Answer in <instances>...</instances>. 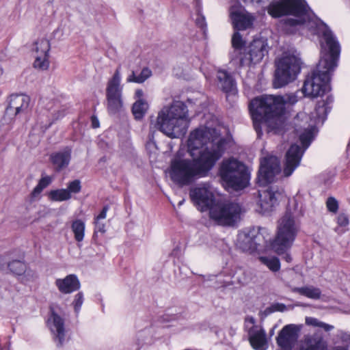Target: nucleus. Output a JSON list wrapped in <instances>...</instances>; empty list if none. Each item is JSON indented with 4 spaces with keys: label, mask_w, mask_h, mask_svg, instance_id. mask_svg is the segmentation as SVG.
Returning <instances> with one entry per match:
<instances>
[{
    "label": "nucleus",
    "mask_w": 350,
    "mask_h": 350,
    "mask_svg": "<svg viewBox=\"0 0 350 350\" xmlns=\"http://www.w3.org/2000/svg\"><path fill=\"white\" fill-rule=\"evenodd\" d=\"M208 129H196L187 141L188 152L191 159H174L170 164V178L180 187L191 185L197 178L205 177L213 168L218 157L208 153L198 154V147L210 139Z\"/></svg>",
    "instance_id": "f257e3e1"
},
{
    "label": "nucleus",
    "mask_w": 350,
    "mask_h": 350,
    "mask_svg": "<svg viewBox=\"0 0 350 350\" xmlns=\"http://www.w3.org/2000/svg\"><path fill=\"white\" fill-rule=\"evenodd\" d=\"M301 90L297 89L295 92H286V133H294L299 136V143L291 144L286 152V177L290 176L299 166L302 157L312 141L311 129L305 128L308 117L306 113H295L291 109L301 98Z\"/></svg>",
    "instance_id": "f03ea898"
},
{
    "label": "nucleus",
    "mask_w": 350,
    "mask_h": 350,
    "mask_svg": "<svg viewBox=\"0 0 350 350\" xmlns=\"http://www.w3.org/2000/svg\"><path fill=\"white\" fill-rule=\"evenodd\" d=\"M321 57L317 68L306 77L301 88L302 94L310 98L322 96L331 90L330 80L340 53L337 40L321 42Z\"/></svg>",
    "instance_id": "7ed1b4c3"
},
{
    "label": "nucleus",
    "mask_w": 350,
    "mask_h": 350,
    "mask_svg": "<svg viewBox=\"0 0 350 350\" xmlns=\"http://www.w3.org/2000/svg\"><path fill=\"white\" fill-rule=\"evenodd\" d=\"M306 30L318 36L320 43L337 40L325 23L311 16L305 0H286V34H303Z\"/></svg>",
    "instance_id": "20e7f679"
},
{
    "label": "nucleus",
    "mask_w": 350,
    "mask_h": 350,
    "mask_svg": "<svg viewBox=\"0 0 350 350\" xmlns=\"http://www.w3.org/2000/svg\"><path fill=\"white\" fill-rule=\"evenodd\" d=\"M187 116V107L182 101H174L170 107H163L155 118L150 117L148 144H155L154 138L157 131L171 138L178 137L185 133L189 122Z\"/></svg>",
    "instance_id": "39448f33"
},
{
    "label": "nucleus",
    "mask_w": 350,
    "mask_h": 350,
    "mask_svg": "<svg viewBox=\"0 0 350 350\" xmlns=\"http://www.w3.org/2000/svg\"><path fill=\"white\" fill-rule=\"evenodd\" d=\"M248 108L257 112V116L264 117L270 131L283 135L284 129V96L262 94L254 98Z\"/></svg>",
    "instance_id": "423d86ee"
},
{
    "label": "nucleus",
    "mask_w": 350,
    "mask_h": 350,
    "mask_svg": "<svg viewBox=\"0 0 350 350\" xmlns=\"http://www.w3.org/2000/svg\"><path fill=\"white\" fill-rule=\"evenodd\" d=\"M269 235L265 228L254 227L250 230L246 234V239L249 244L248 250L258 251L262 248L273 250L278 254H284V216L281 217L278 221V230L273 239L267 238Z\"/></svg>",
    "instance_id": "0eeeda50"
},
{
    "label": "nucleus",
    "mask_w": 350,
    "mask_h": 350,
    "mask_svg": "<svg viewBox=\"0 0 350 350\" xmlns=\"http://www.w3.org/2000/svg\"><path fill=\"white\" fill-rule=\"evenodd\" d=\"M219 175L226 185L234 191H241L249 185L250 174L247 167L234 159L224 160L219 168Z\"/></svg>",
    "instance_id": "6e6552de"
},
{
    "label": "nucleus",
    "mask_w": 350,
    "mask_h": 350,
    "mask_svg": "<svg viewBox=\"0 0 350 350\" xmlns=\"http://www.w3.org/2000/svg\"><path fill=\"white\" fill-rule=\"evenodd\" d=\"M241 207L230 201L217 202L210 208L209 216L217 224L234 227L241 219Z\"/></svg>",
    "instance_id": "1a4fd4ad"
},
{
    "label": "nucleus",
    "mask_w": 350,
    "mask_h": 350,
    "mask_svg": "<svg viewBox=\"0 0 350 350\" xmlns=\"http://www.w3.org/2000/svg\"><path fill=\"white\" fill-rule=\"evenodd\" d=\"M281 171L280 160L278 157L268 155L262 157L260 159L256 183L259 187H262L274 185Z\"/></svg>",
    "instance_id": "9d476101"
},
{
    "label": "nucleus",
    "mask_w": 350,
    "mask_h": 350,
    "mask_svg": "<svg viewBox=\"0 0 350 350\" xmlns=\"http://www.w3.org/2000/svg\"><path fill=\"white\" fill-rule=\"evenodd\" d=\"M120 66H118L109 80L106 88L107 109L110 116L117 115L123 109L122 87L120 85Z\"/></svg>",
    "instance_id": "9b49d317"
},
{
    "label": "nucleus",
    "mask_w": 350,
    "mask_h": 350,
    "mask_svg": "<svg viewBox=\"0 0 350 350\" xmlns=\"http://www.w3.org/2000/svg\"><path fill=\"white\" fill-rule=\"evenodd\" d=\"M283 189H280L277 185H271L266 189L258 191L259 200L258 211L262 215H269L278 205L282 198Z\"/></svg>",
    "instance_id": "f8f14e48"
},
{
    "label": "nucleus",
    "mask_w": 350,
    "mask_h": 350,
    "mask_svg": "<svg viewBox=\"0 0 350 350\" xmlns=\"http://www.w3.org/2000/svg\"><path fill=\"white\" fill-rule=\"evenodd\" d=\"M268 54V45L266 40L254 39L247 46V51L240 59L239 68L249 66L251 64L259 63Z\"/></svg>",
    "instance_id": "ddd939ff"
},
{
    "label": "nucleus",
    "mask_w": 350,
    "mask_h": 350,
    "mask_svg": "<svg viewBox=\"0 0 350 350\" xmlns=\"http://www.w3.org/2000/svg\"><path fill=\"white\" fill-rule=\"evenodd\" d=\"M30 98L24 94H12L8 100V104L5 111V116L10 119L26 114L29 111Z\"/></svg>",
    "instance_id": "4468645a"
},
{
    "label": "nucleus",
    "mask_w": 350,
    "mask_h": 350,
    "mask_svg": "<svg viewBox=\"0 0 350 350\" xmlns=\"http://www.w3.org/2000/svg\"><path fill=\"white\" fill-rule=\"evenodd\" d=\"M301 62L299 53L293 46L286 49V85L295 81L301 71Z\"/></svg>",
    "instance_id": "2eb2a0df"
},
{
    "label": "nucleus",
    "mask_w": 350,
    "mask_h": 350,
    "mask_svg": "<svg viewBox=\"0 0 350 350\" xmlns=\"http://www.w3.org/2000/svg\"><path fill=\"white\" fill-rule=\"evenodd\" d=\"M192 202L200 208L201 211L209 210L215 202L213 193L205 187H194L189 191Z\"/></svg>",
    "instance_id": "dca6fc26"
},
{
    "label": "nucleus",
    "mask_w": 350,
    "mask_h": 350,
    "mask_svg": "<svg viewBox=\"0 0 350 350\" xmlns=\"http://www.w3.org/2000/svg\"><path fill=\"white\" fill-rule=\"evenodd\" d=\"M229 14L235 31L245 30L253 25L254 18L250 14L242 13L241 7L230 6Z\"/></svg>",
    "instance_id": "f3484780"
},
{
    "label": "nucleus",
    "mask_w": 350,
    "mask_h": 350,
    "mask_svg": "<svg viewBox=\"0 0 350 350\" xmlns=\"http://www.w3.org/2000/svg\"><path fill=\"white\" fill-rule=\"evenodd\" d=\"M333 98L331 96H328L325 100H319L315 107V116H313L312 118H310V121L313 122V124H308L305 126V128H308L311 129L312 133V128L314 124H323V122L327 118V116L328 113L331 110V104L333 103ZM314 136L312 135V139Z\"/></svg>",
    "instance_id": "a211bd4d"
},
{
    "label": "nucleus",
    "mask_w": 350,
    "mask_h": 350,
    "mask_svg": "<svg viewBox=\"0 0 350 350\" xmlns=\"http://www.w3.org/2000/svg\"><path fill=\"white\" fill-rule=\"evenodd\" d=\"M248 340L255 350H267L268 340L266 332L263 327L258 325L252 326L247 329Z\"/></svg>",
    "instance_id": "6ab92c4d"
},
{
    "label": "nucleus",
    "mask_w": 350,
    "mask_h": 350,
    "mask_svg": "<svg viewBox=\"0 0 350 350\" xmlns=\"http://www.w3.org/2000/svg\"><path fill=\"white\" fill-rule=\"evenodd\" d=\"M299 350H327V344L317 333L307 334L300 340Z\"/></svg>",
    "instance_id": "aec40b11"
},
{
    "label": "nucleus",
    "mask_w": 350,
    "mask_h": 350,
    "mask_svg": "<svg viewBox=\"0 0 350 350\" xmlns=\"http://www.w3.org/2000/svg\"><path fill=\"white\" fill-rule=\"evenodd\" d=\"M231 44L233 51L230 53V62L239 66L241 57H243L247 51L246 41L239 31H234L232 36Z\"/></svg>",
    "instance_id": "412c9836"
},
{
    "label": "nucleus",
    "mask_w": 350,
    "mask_h": 350,
    "mask_svg": "<svg viewBox=\"0 0 350 350\" xmlns=\"http://www.w3.org/2000/svg\"><path fill=\"white\" fill-rule=\"evenodd\" d=\"M51 319L53 320L51 330L54 334V340L58 347L63 345L65 340L64 320L57 314L53 309L51 310Z\"/></svg>",
    "instance_id": "4be33fe9"
},
{
    "label": "nucleus",
    "mask_w": 350,
    "mask_h": 350,
    "mask_svg": "<svg viewBox=\"0 0 350 350\" xmlns=\"http://www.w3.org/2000/svg\"><path fill=\"white\" fill-rule=\"evenodd\" d=\"M217 78L221 90L227 95H235L237 94V83L230 73L226 70H220L217 72Z\"/></svg>",
    "instance_id": "5701e85b"
},
{
    "label": "nucleus",
    "mask_w": 350,
    "mask_h": 350,
    "mask_svg": "<svg viewBox=\"0 0 350 350\" xmlns=\"http://www.w3.org/2000/svg\"><path fill=\"white\" fill-rule=\"evenodd\" d=\"M55 285L59 291L63 294L72 293L81 287L80 282L75 274H70L63 279H57Z\"/></svg>",
    "instance_id": "b1692460"
},
{
    "label": "nucleus",
    "mask_w": 350,
    "mask_h": 350,
    "mask_svg": "<svg viewBox=\"0 0 350 350\" xmlns=\"http://www.w3.org/2000/svg\"><path fill=\"white\" fill-rule=\"evenodd\" d=\"M49 159L54 170L59 172L68 166L71 159V149L66 147L63 151L53 152Z\"/></svg>",
    "instance_id": "393cba45"
},
{
    "label": "nucleus",
    "mask_w": 350,
    "mask_h": 350,
    "mask_svg": "<svg viewBox=\"0 0 350 350\" xmlns=\"http://www.w3.org/2000/svg\"><path fill=\"white\" fill-rule=\"evenodd\" d=\"M275 67L273 88H282L284 86V52L275 59Z\"/></svg>",
    "instance_id": "a878e982"
},
{
    "label": "nucleus",
    "mask_w": 350,
    "mask_h": 350,
    "mask_svg": "<svg viewBox=\"0 0 350 350\" xmlns=\"http://www.w3.org/2000/svg\"><path fill=\"white\" fill-rule=\"evenodd\" d=\"M199 129H208V130H210L211 137H210V139L208 140V142H207L206 144L198 147V150L197 152H198V154L208 153L209 154H211L214 157H218V158L217 159V161L221 157L222 154L224 152V144H225V140L224 139H220L217 143L216 148H214L212 150H209L207 147L203 148L204 146L206 145L211 141H213L212 135H213V133H214L215 130L213 129L208 128L206 126L200 127Z\"/></svg>",
    "instance_id": "bb28decb"
},
{
    "label": "nucleus",
    "mask_w": 350,
    "mask_h": 350,
    "mask_svg": "<svg viewBox=\"0 0 350 350\" xmlns=\"http://www.w3.org/2000/svg\"><path fill=\"white\" fill-rule=\"evenodd\" d=\"M297 231L298 228L295 220L286 213V249L292 245Z\"/></svg>",
    "instance_id": "cd10ccee"
},
{
    "label": "nucleus",
    "mask_w": 350,
    "mask_h": 350,
    "mask_svg": "<svg viewBox=\"0 0 350 350\" xmlns=\"http://www.w3.org/2000/svg\"><path fill=\"white\" fill-rule=\"evenodd\" d=\"M301 327V325L290 324L286 325V350H291L292 345L298 338Z\"/></svg>",
    "instance_id": "c85d7f7f"
},
{
    "label": "nucleus",
    "mask_w": 350,
    "mask_h": 350,
    "mask_svg": "<svg viewBox=\"0 0 350 350\" xmlns=\"http://www.w3.org/2000/svg\"><path fill=\"white\" fill-rule=\"evenodd\" d=\"M268 14L278 18L284 16V0H273L267 8Z\"/></svg>",
    "instance_id": "c756f323"
},
{
    "label": "nucleus",
    "mask_w": 350,
    "mask_h": 350,
    "mask_svg": "<svg viewBox=\"0 0 350 350\" xmlns=\"http://www.w3.org/2000/svg\"><path fill=\"white\" fill-rule=\"evenodd\" d=\"M148 109V104L144 99H138L132 106V113L135 119L142 120Z\"/></svg>",
    "instance_id": "7c9ffc66"
},
{
    "label": "nucleus",
    "mask_w": 350,
    "mask_h": 350,
    "mask_svg": "<svg viewBox=\"0 0 350 350\" xmlns=\"http://www.w3.org/2000/svg\"><path fill=\"white\" fill-rule=\"evenodd\" d=\"M49 200L52 202L67 201L72 198L69 192L66 189H57L51 190L47 193Z\"/></svg>",
    "instance_id": "2f4dec72"
},
{
    "label": "nucleus",
    "mask_w": 350,
    "mask_h": 350,
    "mask_svg": "<svg viewBox=\"0 0 350 350\" xmlns=\"http://www.w3.org/2000/svg\"><path fill=\"white\" fill-rule=\"evenodd\" d=\"M294 291L298 292L301 295L313 299H318L321 295V291L319 288L312 286L296 288Z\"/></svg>",
    "instance_id": "473e14b6"
},
{
    "label": "nucleus",
    "mask_w": 350,
    "mask_h": 350,
    "mask_svg": "<svg viewBox=\"0 0 350 350\" xmlns=\"http://www.w3.org/2000/svg\"><path fill=\"white\" fill-rule=\"evenodd\" d=\"M52 182V178L49 176H45L42 177L36 187L33 189L30 193L31 200H33L37 198L41 192L46 188Z\"/></svg>",
    "instance_id": "72a5a7b5"
},
{
    "label": "nucleus",
    "mask_w": 350,
    "mask_h": 350,
    "mask_svg": "<svg viewBox=\"0 0 350 350\" xmlns=\"http://www.w3.org/2000/svg\"><path fill=\"white\" fill-rule=\"evenodd\" d=\"M8 268L12 273L22 275L27 270V265L23 261L13 260L8 262Z\"/></svg>",
    "instance_id": "f704fd0d"
},
{
    "label": "nucleus",
    "mask_w": 350,
    "mask_h": 350,
    "mask_svg": "<svg viewBox=\"0 0 350 350\" xmlns=\"http://www.w3.org/2000/svg\"><path fill=\"white\" fill-rule=\"evenodd\" d=\"M259 260L273 272L278 271L280 268V260L276 256H260Z\"/></svg>",
    "instance_id": "c9c22d12"
},
{
    "label": "nucleus",
    "mask_w": 350,
    "mask_h": 350,
    "mask_svg": "<svg viewBox=\"0 0 350 350\" xmlns=\"http://www.w3.org/2000/svg\"><path fill=\"white\" fill-rule=\"evenodd\" d=\"M71 228L75 234V240L78 242L81 241L84 237V222L80 219H76L72 222Z\"/></svg>",
    "instance_id": "e433bc0d"
},
{
    "label": "nucleus",
    "mask_w": 350,
    "mask_h": 350,
    "mask_svg": "<svg viewBox=\"0 0 350 350\" xmlns=\"http://www.w3.org/2000/svg\"><path fill=\"white\" fill-rule=\"evenodd\" d=\"M249 111L253 121V126L254 130L256 131L258 137H260L262 135V123H265V118L264 117H258L257 116V112L254 111L252 109L249 108Z\"/></svg>",
    "instance_id": "4c0bfd02"
},
{
    "label": "nucleus",
    "mask_w": 350,
    "mask_h": 350,
    "mask_svg": "<svg viewBox=\"0 0 350 350\" xmlns=\"http://www.w3.org/2000/svg\"><path fill=\"white\" fill-rule=\"evenodd\" d=\"M284 311V304L280 303H273L269 306L267 307L264 310L260 311V317L262 320L269 314L275 312H283Z\"/></svg>",
    "instance_id": "58836bf2"
},
{
    "label": "nucleus",
    "mask_w": 350,
    "mask_h": 350,
    "mask_svg": "<svg viewBox=\"0 0 350 350\" xmlns=\"http://www.w3.org/2000/svg\"><path fill=\"white\" fill-rule=\"evenodd\" d=\"M35 51L36 54L49 55L51 49V44L49 40L46 38H42L35 43Z\"/></svg>",
    "instance_id": "ea45409f"
},
{
    "label": "nucleus",
    "mask_w": 350,
    "mask_h": 350,
    "mask_svg": "<svg viewBox=\"0 0 350 350\" xmlns=\"http://www.w3.org/2000/svg\"><path fill=\"white\" fill-rule=\"evenodd\" d=\"M49 55L36 54V59L33 62V67L44 70L49 66Z\"/></svg>",
    "instance_id": "a19ab883"
},
{
    "label": "nucleus",
    "mask_w": 350,
    "mask_h": 350,
    "mask_svg": "<svg viewBox=\"0 0 350 350\" xmlns=\"http://www.w3.org/2000/svg\"><path fill=\"white\" fill-rule=\"evenodd\" d=\"M306 324L313 327H321L326 332H329L334 329V326L320 321L319 319L314 317H306Z\"/></svg>",
    "instance_id": "79ce46f5"
},
{
    "label": "nucleus",
    "mask_w": 350,
    "mask_h": 350,
    "mask_svg": "<svg viewBox=\"0 0 350 350\" xmlns=\"http://www.w3.org/2000/svg\"><path fill=\"white\" fill-rule=\"evenodd\" d=\"M69 192V194L72 196V193H79L81 190V181L78 179L70 181L68 183L67 189H66Z\"/></svg>",
    "instance_id": "37998d69"
},
{
    "label": "nucleus",
    "mask_w": 350,
    "mask_h": 350,
    "mask_svg": "<svg viewBox=\"0 0 350 350\" xmlns=\"http://www.w3.org/2000/svg\"><path fill=\"white\" fill-rule=\"evenodd\" d=\"M326 207L329 212L336 213L339 207L338 202L335 198L329 197L326 200Z\"/></svg>",
    "instance_id": "c03bdc74"
},
{
    "label": "nucleus",
    "mask_w": 350,
    "mask_h": 350,
    "mask_svg": "<svg viewBox=\"0 0 350 350\" xmlns=\"http://www.w3.org/2000/svg\"><path fill=\"white\" fill-rule=\"evenodd\" d=\"M83 302V294L82 292H79L75 297V299L72 302L75 312L78 313L81 309V307Z\"/></svg>",
    "instance_id": "a18cd8bd"
},
{
    "label": "nucleus",
    "mask_w": 350,
    "mask_h": 350,
    "mask_svg": "<svg viewBox=\"0 0 350 350\" xmlns=\"http://www.w3.org/2000/svg\"><path fill=\"white\" fill-rule=\"evenodd\" d=\"M152 75L151 70L148 67H144L140 74L137 76V79L136 81L137 83H142L144 82L147 79H148Z\"/></svg>",
    "instance_id": "49530a36"
},
{
    "label": "nucleus",
    "mask_w": 350,
    "mask_h": 350,
    "mask_svg": "<svg viewBox=\"0 0 350 350\" xmlns=\"http://www.w3.org/2000/svg\"><path fill=\"white\" fill-rule=\"evenodd\" d=\"M276 340L279 347L277 350H284V327L280 330Z\"/></svg>",
    "instance_id": "de8ad7c7"
},
{
    "label": "nucleus",
    "mask_w": 350,
    "mask_h": 350,
    "mask_svg": "<svg viewBox=\"0 0 350 350\" xmlns=\"http://www.w3.org/2000/svg\"><path fill=\"white\" fill-rule=\"evenodd\" d=\"M196 23L198 27H200L204 33H205V31L206 29V23L205 21V17L202 16V14H198L196 20Z\"/></svg>",
    "instance_id": "09e8293b"
},
{
    "label": "nucleus",
    "mask_w": 350,
    "mask_h": 350,
    "mask_svg": "<svg viewBox=\"0 0 350 350\" xmlns=\"http://www.w3.org/2000/svg\"><path fill=\"white\" fill-rule=\"evenodd\" d=\"M337 223L340 226H346L349 224L348 216L345 213L340 214L337 217Z\"/></svg>",
    "instance_id": "8fccbe9b"
},
{
    "label": "nucleus",
    "mask_w": 350,
    "mask_h": 350,
    "mask_svg": "<svg viewBox=\"0 0 350 350\" xmlns=\"http://www.w3.org/2000/svg\"><path fill=\"white\" fill-rule=\"evenodd\" d=\"M109 204H105L101 211L100 212V213L95 217L94 219H97V220H100V219H105L106 218V216H107V211H109Z\"/></svg>",
    "instance_id": "3c124183"
},
{
    "label": "nucleus",
    "mask_w": 350,
    "mask_h": 350,
    "mask_svg": "<svg viewBox=\"0 0 350 350\" xmlns=\"http://www.w3.org/2000/svg\"><path fill=\"white\" fill-rule=\"evenodd\" d=\"M95 224V232H100L101 233L105 232V224L104 223L100 222V220L94 219Z\"/></svg>",
    "instance_id": "603ef678"
},
{
    "label": "nucleus",
    "mask_w": 350,
    "mask_h": 350,
    "mask_svg": "<svg viewBox=\"0 0 350 350\" xmlns=\"http://www.w3.org/2000/svg\"><path fill=\"white\" fill-rule=\"evenodd\" d=\"M8 261L5 257H0V271H3L5 268H8Z\"/></svg>",
    "instance_id": "864d4df0"
},
{
    "label": "nucleus",
    "mask_w": 350,
    "mask_h": 350,
    "mask_svg": "<svg viewBox=\"0 0 350 350\" xmlns=\"http://www.w3.org/2000/svg\"><path fill=\"white\" fill-rule=\"evenodd\" d=\"M91 122H92V128L96 129V128L99 127V125H100L99 121H98V118H96V116H92L91 117Z\"/></svg>",
    "instance_id": "5fc2aeb1"
},
{
    "label": "nucleus",
    "mask_w": 350,
    "mask_h": 350,
    "mask_svg": "<svg viewBox=\"0 0 350 350\" xmlns=\"http://www.w3.org/2000/svg\"><path fill=\"white\" fill-rule=\"evenodd\" d=\"M256 321L253 317L247 316L245 319V327H247V323L252 324V326L255 325Z\"/></svg>",
    "instance_id": "6e6d98bb"
},
{
    "label": "nucleus",
    "mask_w": 350,
    "mask_h": 350,
    "mask_svg": "<svg viewBox=\"0 0 350 350\" xmlns=\"http://www.w3.org/2000/svg\"><path fill=\"white\" fill-rule=\"evenodd\" d=\"M137 79V76L135 75V71H132L131 74L126 79V81L129 83L133 82L136 83V81Z\"/></svg>",
    "instance_id": "4d7b16f0"
},
{
    "label": "nucleus",
    "mask_w": 350,
    "mask_h": 350,
    "mask_svg": "<svg viewBox=\"0 0 350 350\" xmlns=\"http://www.w3.org/2000/svg\"><path fill=\"white\" fill-rule=\"evenodd\" d=\"M65 116V111L64 110H59L57 111L55 114V120H57L60 118H62Z\"/></svg>",
    "instance_id": "13d9d810"
},
{
    "label": "nucleus",
    "mask_w": 350,
    "mask_h": 350,
    "mask_svg": "<svg viewBox=\"0 0 350 350\" xmlns=\"http://www.w3.org/2000/svg\"><path fill=\"white\" fill-rule=\"evenodd\" d=\"M135 95L136 97L139 98V99H142L141 98L144 95V92L141 89H138L135 91Z\"/></svg>",
    "instance_id": "bf43d9fd"
},
{
    "label": "nucleus",
    "mask_w": 350,
    "mask_h": 350,
    "mask_svg": "<svg viewBox=\"0 0 350 350\" xmlns=\"http://www.w3.org/2000/svg\"><path fill=\"white\" fill-rule=\"evenodd\" d=\"M291 261V257L286 252V262Z\"/></svg>",
    "instance_id": "052dcab7"
},
{
    "label": "nucleus",
    "mask_w": 350,
    "mask_h": 350,
    "mask_svg": "<svg viewBox=\"0 0 350 350\" xmlns=\"http://www.w3.org/2000/svg\"><path fill=\"white\" fill-rule=\"evenodd\" d=\"M277 325H275L270 331H269V336H272L274 334V329L276 327Z\"/></svg>",
    "instance_id": "680f3d73"
},
{
    "label": "nucleus",
    "mask_w": 350,
    "mask_h": 350,
    "mask_svg": "<svg viewBox=\"0 0 350 350\" xmlns=\"http://www.w3.org/2000/svg\"><path fill=\"white\" fill-rule=\"evenodd\" d=\"M106 161V157H103L100 159L99 160V162H105Z\"/></svg>",
    "instance_id": "e2e57ef3"
},
{
    "label": "nucleus",
    "mask_w": 350,
    "mask_h": 350,
    "mask_svg": "<svg viewBox=\"0 0 350 350\" xmlns=\"http://www.w3.org/2000/svg\"><path fill=\"white\" fill-rule=\"evenodd\" d=\"M334 350H346V349H344L343 347H338L335 348Z\"/></svg>",
    "instance_id": "0e129e2a"
}]
</instances>
